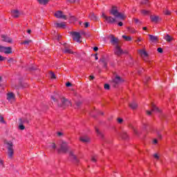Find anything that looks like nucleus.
<instances>
[{
	"instance_id": "10",
	"label": "nucleus",
	"mask_w": 177,
	"mask_h": 177,
	"mask_svg": "<svg viewBox=\"0 0 177 177\" xmlns=\"http://www.w3.org/2000/svg\"><path fill=\"white\" fill-rule=\"evenodd\" d=\"M1 38L3 42H8V44H12V42H13V40L12 39V38L6 35H1Z\"/></svg>"
},
{
	"instance_id": "62",
	"label": "nucleus",
	"mask_w": 177,
	"mask_h": 177,
	"mask_svg": "<svg viewBox=\"0 0 177 177\" xmlns=\"http://www.w3.org/2000/svg\"><path fill=\"white\" fill-rule=\"evenodd\" d=\"M95 60H97L99 59V57H97V54L95 55Z\"/></svg>"
},
{
	"instance_id": "46",
	"label": "nucleus",
	"mask_w": 177,
	"mask_h": 177,
	"mask_svg": "<svg viewBox=\"0 0 177 177\" xmlns=\"http://www.w3.org/2000/svg\"><path fill=\"white\" fill-rule=\"evenodd\" d=\"M91 161H93V162H96V161H97L96 157L95 156H92L91 157Z\"/></svg>"
},
{
	"instance_id": "32",
	"label": "nucleus",
	"mask_w": 177,
	"mask_h": 177,
	"mask_svg": "<svg viewBox=\"0 0 177 177\" xmlns=\"http://www.w3.org/2000/svg\"><path fill=\"white\" fill-rule=\"evenodd\" d=\"M51 99L53 100V102H55V104L57 106V104H59V100H57V99H56V97H54L53 95L51 96Z\"/></svg>"
},
{
	"instance_id": "44",
	"label": "nucleus",
	"mask_w": 177,
	"mask_h": 177,
	"mask_svg": "<svg viewBox=\"0 0 177 177\" xmlns=\"http://www.w3.org/2000/svg\"><path fill=\"white\" fill-rule=\"evenodd\" d=\"M3 60H6V57L0 55V62H3Z\"/></svg>"
},
{
	"instance_id": "26",
	"label": "nucleus",
	"mask_w": 177,
	"mask_h": 177,
	"mask_svg": "<svg viewBox=\"0 0 177 177\" xmlns=\"http://www.w3.org/2000/svg\"><path fill=\"white\" fill-rule=\"evenodd\" d=\"M120 135L122 138L128 139V134L127 133V131H122Z\"/></svg>"
},
{
	"instance_id": "59",
	"label": "nucleus",
	"mask_w": 177,
	"mask_h": 177,
	"mask_svg": "<svg viewBox=\"0 0 177 177\" xmlns=\"http://www.w3.org/2000/svg\"><path fill=\"white\" fill-rule=\"evenodd\" d=\"M90 80H95V76L91 75L89 76Z\"/></svg>"
},
{
	"instance_id": "18",
	"label": "nucleus",
	"mask_w": 177,
	"mask_h": 177,
	"mask_svg": "<svg viewBox=\"0 0 177 177\" xmlns=\"http://www.w3.org/2000/svg\"><path fill=\"white\" fill-rule=\"evenodd\" d=\"M55 26L56 28H65L66 23L65 22L56 23V24H55Z\"/></svg>"
},
{
	"instance_id": "58",
	"label": "nucleus",
	"mask_w": 177,
	"mask_h": 177,
	"mask_svg": "<svg viewBox=\"0 0 177 177\" xmlns=\"http://www.w3.org/2000/svg\"><path fill=\"white\" fill-rule=\"evenodd\" d=\"M57 135H58L59 136H63V133H62V132H58V133H57Z\"/></svg>"
},
{
	"instance_id": "43",
	"label": "nucleus",
	"mask_w": 177,
	"mask_h": 177,
	"mask_svg": "<svg viewBox=\"0 0 177 177\" xmlns=\"http://www.w3.org/2000/svg\"><path fill=\"white\" fill-rule=\"evenodd\" d=\"M153 157L154 158H156V160H160V156H158V153H154Z\"/></svg>"
},
{
	"instance_id": "20",
	"label": "nucleus",
	"mask_w": 177,
	"mask_h": 177,
	"mask_svg": "<svg viewBox=\"0 0 177 177\" xmlns=\"http://www.w3.org/2000/svg\"><path fill=\"white\" fill-rule=\"evenodd\" d=\"M129 106L132 109V110H136V109H138V103L135 102L129 103Z\"/></svg>"
},
{
	"instance_id": "22",
	"label": "nucleus",
	"mask_w": 177,
	"mask_h": 177,
	"mask_svg": "<svg viewBox=\"0 0 177 177\" xmlns=\"http://www.w3.org/2000/svg\"><path fill=\"white\" fill-rule=\"evenodd\" d=\"M149 39H150V41H151V42H156V41L158 40V37H157V36L149 35Z\"/></svg>"
},
{
	"instance_id": "39",
	"label": "nucleus",
	"mask_w": 177,
	"mask_h": 177,
	"mask_svg": "<svg viewBox=\"0 0 177 177\" xmlns=\"http://www.w3.org/2000/svg\"><path fill=\"white\" fill-rule=\"evenodd\" d=\"M30 42H31V40H26L24 42L21 43V45H28V44H30Z\"/></svg>"
},
{
	"instance_id": "31",
	"label": "nucleus",
	"mask_w": 177,
	"mask_h": 177,
	"mask_svg": "<svg viewBox=\"0 0 177 177\" xmlns=\"http://www.w3.org/2000/svg\"><path fill=\"white\" fill-rule=\"evenodd\" d=\"M51 99L53 100V102H55V104L57 106V104H59V100H57V99H56V97H54L53 95L51 96Z\"/></svg>"
},
{
	"instance_id": "42",
	"label": "nucleus",
	"mask_w": 177,
	"mask_h": 177,
	"mask_svg": "<svg viewBox=\"0 0 177 177\" xmlns=\"http://www.w3.org/2000/svg\"><path fill=\"white\" fill-rule=\"evenodd\" d=\"M8 63H16V60L13 59V58H10L8 60Z\"/></svg>"
},
{
	"instance_id": "57",
	"label": "nucleus",
	"mask_w": 177,
	"mask_h": 177,
	"mask_svg": "<svg viewBox=\"0 0 177 177\" xmlns=\"http://www.w3.org/2000/svg\"><path fill=\"white\" fill-rule=\"evenodd\" d=\"M134 21L138 24V23H139V20L136 18L134 19Z\"/></svg>"
},
{
	"instance_id": "30",
	"label": "nucleus",
	"mask_w": 177,
	"mask_h": 177,
	"mask_svg": "<svg viewBox=\"0 0 177 177\" xmlns=\"http://www.w3.org/2000/svg\"><path fill=\"white\" fill-rule=\"evenodd\" d=\"M122 37L125 41H132V38L129 36L122 35Z\"/></svg>"
},
{
	"instance_id": "25",
	"label": "nucleus",
	"mask_w": 177,
	"mask_h": 177,
	"mask_svg": "<svg viewBox=\"0 0 177 177\" xmlns=\"http://www.w3.org/2000/svg\"><path fill=\"white\" fill-rule=\"evenodd\" d=\"M62 52H64V53H69V54L74 53V52H73V50H71V49H70L66 46L64 47V49L62 50Z\"/></svg>"
},
{
	"instance_id": "41",
	"label": "nucleus",
	"mask_w": 177,
	"mask_h": 177,
	"mask_svg": "<svg viewBox=\"0 0 177 177\" xmlns=\"http://www.w3.org/2000/svg\"><path fill=\"white\" fill-rule=\"evenodd\" d=\"M68 3H75L77 0H66Z\"/></svg>"
},
{
	"instance_id": "6",
	"label": "nucleus",
	"mask_w": 177,
	"mask_h": 177,
	"mask_svg": "<svg viewBox=\"0 0 177 177\" xmlns=\"http://www.w3.org/2000/svg\"><path fill=\"white\" fill-rule=\"evenodd\" d=\"M72 36H73V39L74 41H76V42H82V41H81V34L78 32H72Z\"/></svg>"
},
{
	"instance_id": "11",
	"label": "nucleus",
	"mask_w": 177,
	"mask_h": 177,
	"mask_svg": "<svg viewBox=\"0 0 177 177\" xmlns=\"http://www.w3.org/2000/svg\"><path fill=\"white\" fill-rule=\"evenodd\" d=\"M100 63H102L103 68L107 70V60H106V58L102 57L99 60Z\"/></svg>"
},
{
	"instance_id": "37",
	"label": "nucleus",
	"mask_w": 177,
	"mask_h": 177,
	"mask_svg": "<svg viewBox=\"0 0 177 177\" xmlns=\"http://www.w3.org/2000/svg\"><path fill=\"white\" fill-rule=\"evenodd\" d=\"M117 121H118V124H122V122H124V119H122L121 118H118Z\"/></svg>"
},
{
	"instance_id": "56",
	"label": "nucleus",
	"mask_w": 177,
	"mask_h": 177,
	"mask_svg": "<svg viewBox=\"0 0 177 177\" xmlns=\"http://www.w3.org/2000/svg\"><path fill=\"white\" fill-rule=\"evenodd\" d=\"M93 50H95V52H97V50H99V48H97V47H94V48H93Z\"/></svg>"
},
{
	"instance_id": "12",
	"label": "nucleus",
	"mask_w": 177,
	"mask_h": 177,
	"mask_svg": "<svg viewBox=\"0 0 177 177\" xmlns=\"http://www.w3.org/2000/svg\"><path fill=\"white\" fill-rule=\"evenodd\" d=\"M69 156L71 158H72V160H74V161H75V162H78V158H77V156L75 155V153H74V151H70Z\"/></svg>"
},
{
	"instance_id": "7",
	"label": "nucleus",
	"mask_w": 177,
	"mask_h": 177,
	"mask_svg": "<svg viewBox=\"0 0 177 177\" xmlns=\"http://www.w3.org/2000/svg\"><path fill=\"white\" fill-rule=\"evenodd\" d=\"M114 53L116 56H121V55H124V50L119 45H116L115 46Z\"/></svg>"
},
{
	"instance_id": "48",
	"label": "nucleus",
	"mask_w": 177,
	"mask_h": 177,
	"mask_svg": "<svg viewBox=\"0 0 177 177\" xmlns=\"http://www.w3.org/2000/svg\"><path fill=\"white\" fill-rule=\"evenodd\" d=\"M150 80V77L147 76L145 78V80H144L145 84H146L147 82H149Z\"/></svg>"
},
{
	"instance_id": "51",
	"label": "nucleus",
	"mask_w": 177,
	"mask_h": 177,
	"mask_svg": "<svg viewBox=\"0 0 177 177\" xmlns=\"http://www.w3.org/2000/svg\"><path fill=\"white\" fill-rule=\"evenodd\" d=\"M73 84H71V83L70 82H68L66 84V86L67 87H70V86H72Z\"/></svg>"
},
{
	"instance_id": "2",
	"label": "nucleus",
	"mask_w": 177,
	"mask_h": 177,
	"mask_svg": "<svg viewBox=\"0 0 177 177\" xmlns=\"http://www.w3.org/2000/svg\"><path fill=\"white\" fill-rule=\"evenodd\" d=\"M4 144L6 145L8 149V158H13V154H15V149H13V142L12 141L4 140Z\"/></svg>"
},
{
	"instance_id": "36",
	"label": "nucleus",
	"mask_w": 177,
	"mask_h": 177,
	"mask_svg": "<svg viewBox=\"0 0 177 177\" xmlns=\"http://www.w3.org/2000/svg\"><path fill=\"white\" fill-rule=\"evenodd\" d=\"M131 129H133L135 135H139V132L138 131V129H136V128L131 127Z\"/></svg>"
},
{
	"instance_id": "63",
	"label": "nucleus",
	"mask_w": 177,
	"mask_h": 177,
	"mask_svg": "<svg viewBox=\"0 0 177 177\" xmlns=\"http://www.w3.org/2000/svg\"><path fill=\"white\" fill-rule=\"evenodd\" d=\"M142 70H143V68L139 69V70H138V74H140V73H142Z\"/></svg>"
},
{
	"instance_id": "34",
	"label": "nucleus",
	"mask_w": 177,
	"mask_h": 177,
	"mask_svg": "<svg viewBox=\"0 0 177 177\" xmlns=\"http://www.w3.org/2000/svg\"><path fill=\"white\" fill-rule=\"evenodd\" d=\"M50 75L52 80H56V75H55V73L50 72Z\"/></svg>"
},
{
	"instance_id": "53",
	"label": "nucleus",
	"mask_w": 177,
	"mask_h": 177,
	"mask_svg": "<svg viewBox=\"0 0 177 177\" xmlns=\"http://www.w3.org/2000/svg\"><path fill=\"white\" fill-rule=\"evenodd\" d=\"M165 15H171V11H169V10L165 11Z\"/></svg>"
},
{
	"instance_id": "5",
	"label": "nucleus",
	"mask_w": 177,
	"mask_h": 177,
	"mask_svg": "<svg viewBox=\"0 0 177 177\" xmlns=\"http://www.w3.org/2000/svg\"><path fill=\"white\" fill-rule=\"evenodd\" d=\"M70 147H68V144L66 141H62L60 145V147L58 149L59 153H67L69 150Z\"/></svg>"
},
{
	"instance_id": "1",
	"label": "nucleus",
	"mask_w": 177,
	"mask_h": 177,
	"mask_svg": "<svg viewBox=\"0 0 177 177\" xmlns=\"http://www.w3.org/2000/svg\"><path fill=\"white\" fill-rule=\"evenodd\" d=\"M110 13L112 15V16H114L115 18L111 16H106L104 12H102L101 15V17H102V19H104L106 23H108L109 24H113V23H116L117 19H120V20H125V19L127 18V17L124 14L118 12V10L115 6L112 7L111 10H110Z\"/></svg>"
},
{
	"instance_id": "23",
	"label": "nucleus",
	"mask_w": 177,
	"mask_h": 177,
	"mask_svg": "<svg viewBox=\"0 0 177 177\" xmlns=\"http://www.w3.org/2000/svg\"><path fill=\"white\" fill-rule=\"evenodd\" d=\"M15 95L13 93H8L7 94V99L8 100H12V99H15Z\"/></svg>"
},
{
	"instance_id": "21",
	"label": "nucleus",
	"mask_w": 177,
	"mask_h": 177,
	"mask_svg": "<svg viewBox=\"0 0 177 177\" xmlns=\"http://www.w3.org/2000/svg\"><path fill=\"white\" fill-rule=\"evenodd\" d=\"M151 111L152 113H160V111L154 104H151Z\"/></svg>"
},
{
	"instance_id": "15",
	"label": "nucleus",
	"mask_w": 177,
	"mask_h": 177,
	"mask_svg": "<svg viewBox=\"0 0 177 177\" xmlns=\"http://www.w3.org/2000/svg\"><path fill=\"white\" fill-rule=\"evenodd\" d=\"M88 17L90 19L93 20L94 21L99 20V17L96 16V15H95L93 12H91L88 15Z\"/></svg>"
},
{
	"instance_id": "27",
	"label": "nucleus",
	"mask_w": 177,
	"mask_h": 177,
	"mask_svg": "<svg viewBox=\"0 0 177 177\" xmlns=\"http://www.w3.org/2000/svg\"><path fill=\"white\" fill-rule=\"evenodd\" d=\"M37 2H39L40 5H46V3L49 2V0H37Z\"/></svg>"
},
{
	"instance_id": "16",
	"label": "nucleus",
	"mask_w": 177,
	"mask_h": 177,
	"mask_svg": "<svg viewBox=\"0 0 177 177\" xmlns=\"http://www.w3.org/2000/svg\"><path fill=\"white\" fill-rule=\"evenodd\" d=\"M3 53H5L6 55H10V53H12V48L4 46Z\"/></svg>"
},
{
	"instance_id": "4",
	"label": "nucleus",
	"mask_w": 177,
	"mask_h": 177,
	"mask_svg": "<svg viewBox=\"0 0 177 177\" xmlns=\"http://www.w3.org/2000/svg\"><path fill=\"white\" fill-rule=\"evenodd\" d=\"M122 82H124V80L121 77L115 75V78L112 80L111 84L113 88H117L118 85L122 84Z\"/></svg>"
},
{
	"instance_id": "40",
	"label": "nucleus",
	"mask_w": 177,
	"mask_h": 177,
	"mask_svg": "<svg viewBox=\"0 0 177 177\" xmlns=\"http://www.w3.org/2000/svg\"><path fill=\"white\" fill-rule=\"evenodd\" d=\"M141 3L142 5H147V3H149V0H142Z\"/></svg>"
},
{
	"instance_id": "28",
	"label": "nucleus",
	"mask_w": 177,
	"mask_h": 177,
	"mask_svg": "<svg viewBox=\"0 0 177 177\" xmlns=\"http://www.w3.org/2000/svg\"><path fill=\"white\" fill-rule=\"evenodd\" d=\"M95 132L97 133V135H99L100 136H101V138H103V133L100 131V130H99V129L95 128Z\"/></svg>"
},
{
	"instance_id": "64",
	"label": "nucleus",
	"mask_w": 177,
	"mask_h": 177,
	"mask_svg": "<svg viewBox=\"0 0 177 177\" xmlns=\"http://www.w3.org/2000/svg\"><path fill=\"white\" fill-rule=\"evenodd\" d=\"M27 32H28V34H31V30L28 29V30H27Z\"/></svg>"
},
{
	"instance_id": "45",
	"label": "nucleus",
	"mask_w": 177,
	"mask_h": 177,
	"mask_svg": "<svg viewBox=\"0 0 177 177\" xmlns=\"http://www.w3.org/2000/svg\"><path fill=\"white\" fill-rule=\"evenodd\" d=\"M84 25L85 28H88V27H89V26H90L89 22H85L84 24Z\"/></svg>"
},
{
	"instance_id": "17",
	"label": "nucleus",
	"mask_w": 177,
	"mask_h": 177,
	"mask_svg": "<svg viewBox=\"0 0 177 177\" xmlns=\"http://www.w3.org/2000/svg\"><path fill=\"white\" fill-rule=\"evenodd\" d=\"M111 43L112 44V45H118V38L112 36L111 38Z\"/></svg>"
},
{
	"instance_id": "33",
	"label": "nucleus",
	"mask_w": 177,
	"mask_h": 177,
	"mask_svg": "<svg viewBox=\"0 0 177 177\" xmlns=\"http://www.w3.org/2000/svg\"><path fill=\"white\" fill-rule=\"evenodd\" d=\"M81 104H82V102L81 101H77L75 102V109H78V107L81 106Z\"/></svg>"
},
{
	"instance_id": "19",
	"label": "nucleus",
	"mask_w": 177,
	"mask_h": 177,
	"mask_svg": "<svg viewBox=\"0 0 177 177\" xmlns=\"http://www.w3.org/2000/svg\"><path fill=\"white\" fill-rule=\"evenodd\" d=\"M139 53L142 57H147L149 56V54L145 50H139Z\"/></svg>"
},
{
	"instance_id": "49",
	"label": "nucleus",
	"mask_w": 177,
	"mask_h": 177,
	"mask_svg": "<svg viewBox=\"0 0 177 177\" xmlns=\"http://www.w3.org/2000/svg\"><path fill=\"white\" fill-rule=\"evenodd\" d=\"M5 46H0V53H3V49H4Z\"/></svg>"
},
{
	"instance_id": "38",
	"label": "nucleus",
	"mask_w": 177,
	"mask_h": 177,
	"mask_svg": "<svg viewBox=\"0 0 177 177\" xmlns=\"http://www.w3.org/2000/svg\"><path fill=\"white\" fill-rule=\"evenodd\" d=\"M104 89H106V91L110 90V84H105L104 86Z\"/></svg>"
},
{
	"instance_id": "50",
	"label": "nucleus",
	"mask_w": 177,
	"mask_h": 177,
	"mask_svg": "<svg viewBox=\"0 0 177 177\" xmlns=\"http://www.w3.org/2000/svg\"><path fill=\"white\" fill-rule=\"evenodd\" d=\"M50 147H52V149H56V144L52 143Z\"/></svg>"
},
{
	"instance_id": "52",
	"label": "nucleus",
	"mask_w": 177,
	"mask_h": 177,
	"mask_svg": "<svg viewBox=\"0 0 177 177\" xmlns=\"http://www.w3.org/2000/svg\"><path fill=\"white\" fill-rule=\"evenodd\" d=\"M157 50H158V52L159 53H162V48H158V49H157Z\"/></svg>"
},
{
	"instance_id": "13",
	"label": "nucleus",
	"mask_w": 177,
	"mask_h": 177,
	"mask_svg": "<svg viewBox=\"0 0 177 177\" xmlns=\"http://www.w3.org/2000/svg\"><path fill=\"white\" fill-rule=\"evenodd\" d=\"M150 19L152 23H158V21H160V17L156 15H151Z\"/></svg>"
},
{
	"instance_id": "54",
	"label": "nucleus",
	"mask_w": 177,
	"mask_h": 177,
	"mask_svg": "<svg viewBox=\"0 0 177 177\" xmlns=\"http://www.w3.org/2000/svg\"><path fill=\"white\" fill-rule=\"evenodd\" d=\"M151 113H153V111H147V114L148 115H151Z\"/></svg>"
},
{
	"instance_id": "55",
	"label": "nucleus",
	"mask_w": 177,
	"mask_h": 177,
	"mask_svg": "<svg viewBox=\"0 0 177 177\" xmlns=\"http://www.w3.org/2000/svg\"><path fill=\"white\" fill-rule=\"evenodd\" d=\"M118 25L120 27H122V26H124V24L120 21V22H119V23L118 24Z\"/></svg>"
},
{
	"instance_id": "35",
	"label": "nucleus",
	"mask_w": 177,
	"mask_h": 177,
	"mask_svg": "<svg viewBox=\"0 0 177 177\" xmlns=\"http://www.w3.org/2000/svg\"><path fill=\"white\" fill-rule=\"evenodd\" d=\"M150 12V11L149 10H141V13H142V15H147Z\"/></svg>"
},
{
	"instance_id": "3",
	"label": "nucleus",
	"mask_w": 177,
	"mask_h": 177,
	"mask_svg": "<svg viewBox=\"0 0 177 177\" xmlns=\"http://www.w3.org/2000/svg\"><path fill=\"white\" fill-rule=\"evenodd\" d=\"M57 106L61 109H66V107L71 106V102H70L67 98L62 97H61V103L57 104Z\"/></svg>"
},
{
	"instance_id": "9",
	"label": "nucleus",
	"mask_w": 177,
	"mask_h": 177,
	"mask_svg": "<svg viewBox=\"0 0 177 177\" xmlns=\"http://www.w3.org/2000/svg\"><path fill=\"white\" fill-rule=\"evenodd\" d=\"M11 15H12V17L17 19V17H19L20 15H22V12L19 11L18 10H12L11 11Z\"/></svg>"
},
{
	"instance_id": "60",
	"label": "nucleus",
	"mask_w": 177,
	"mask_h": 177,
	"mask_svg": "<svg viewBox=\"0 0 177 177\" xmlns=\"http://www.w3.org/2000/svg\"><path fill=\"white\" fill-rule=\"evenodd\" d=\"M0 165H3V160L0 159Z\"/></svg>"
},
{
	"instance_id": "61",
	"label": "nucleus",
	"mask_w": 177,
	"mask_h": 177,
	"mask_svg": "<svg viewBox=\"0 0 177 177\" xmlns=\"http://www.w3.org/2000/svg\"><path fill=\"white\" fill-rule=\"evenodd\" d=\"M158 140H157V139H154L153 140V143H154V145H156V143H158Z\"/></svg>"
},
{
	"instance_id": "14",
	"label": "nucleus",
	"mask_w": 177,
	"mask_h": 177,
	"mask_svg": "<svg viewBox=\"0 0 177 177\" xmlns=\"http://www.w3.org/2000/svg\"><path fill=\"white\" fill-rule=\"evenodd\" d=\"M80 140L83 143H89V142H91V139L88 136L80 137Z\"/></svg>"
},
{
	"instance_id": "47",
	"label": "nucleus",
	"mask_w": 177,
	"mask_h": 177,
	"mask_svg": "<svg viewBox=\"0 0 177 177\" xmlns=\"http://www.w3.org/2000/svg\"><path fill=\"white\" fill-rule=\"evenodd\" d=\"M0 122L2 124H5V120H3V117L0 116Z\"/></svg>"
},
{
	"instance_id": "24",
	"label": "nucleus",
	"mask_w": 177,
	"mask_h": 177,
	"mask_svg": "<svg viewBox=\"0 0 177 177\" xmlns=\"http://www.w3.org/2000/svg\"><path fill=\"white\" fill-rule=\"evenodd\" d=\"M19 129H21V131H24V129H26V127H24V125H23V120L22 119H19Z\"/></svg>"
},
{
	"instance_id": "8",
	"label": "nucleus",
	"mask_w": 177,
	"mask_h": 177,
	"mask_svg": "<svg viewBox=\"0 0 177 177\" xmlns=\"http://www.w3.org/2000/svg\"><path fill=\"white\" fill-rule=\"evenodd\" d=\"M55 17L57 19H64V20H67V16L63 15V11L58 10L55 13Z\"/></svg>"
},
{
	"instance_id": "29",
	"label": "nucleus",
	"mask_w": 177,
	"mask_h": 177,
	"mask_svg": "<svg viewBox=\"0 0 177 177\" xmlns=\"http://www.w3.org/2000/svg\"><path fill=\"white\" fill-rule=\"evenodd\" d=\"M165 39L167 41V42H171V41H172V38L169 36V35H167L165 37Z\"/></svg>"
}]
</instances>
